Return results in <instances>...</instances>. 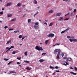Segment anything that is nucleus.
Returning <instances> with one entry per match:
<instances>
[{
	"mask_svg": "<svg viewBox=\"0 0 77 77\" xmlns=\"http://www.w3.org/2000/svg\"><path fill=\"white\" fill-rule=\"evenodd\" d=\"M35 50H38V51H42L43 50V49L42 48L38 46H36L35 47Z\"/></svg>",
	"mask_w": 77,
	"mask_h": 77,
	"instance_id": "f257e3e1",
	"label": "nucleus"
},
{
	"mask_svg": "<svg viewBox=\"0 0 77 77\" xmlns=\"http://www.w3.org/2000/svg\"><path fill=\"white\" fill-rule=\"evenodd\" d=\"M61 51L59 49V51L58 52V54L57 55V59L59 60V59H60V58L59 57V55H60V52Z\"/></svg>",
	"mask_w": 77,
	"mask_h": 77,
	"instance_id": "f03ea898",
	"label": "nucleus"
},
{
	"mask_svg": "<svg viewBox=\"0 0 77 77\" xmlns=\"http://www.w3.org/2000/svg\"><path fill=\"white\" fill-rule=\"evenodd\" d=\"M48 37H50V38L51 37V38H53V37H54V34L51 33L49 35H47Z\"/></svg>",
	"mask_w": 77,
	"mask_h": 77,
	"instance_id": "7ed1b4c3",
	"label": "nucleus"
},
{
	"mask_svg": "<svg viewBox=\"0 0 77 77\" xmlns=\"http://www.w3.org/2000/svg\"><path fill=\"white\" fill-rule=\"evenodd\" d=\"M69 29H70V28H67L66 29H65L64 31H62L61 32V34H62L65 33V32H67V31H68V30H69Z\"/></svg>",
	"mask_w": 77,
	"mask_h": 77,
	"instance_id": "20e7f679",
	"label": "nucleus"
},
{
	"mask_svg": "<svg viewBox=\"0 0 77 77\" xmlns=\"http://www.w3.org/2000/svg\"><path fill=\"white\" fill-rule=\"evenodd\" d=\"M34 28L35 29V30H37V29H39V27L36 25H34Z\"/></svg>",
	"mask_w": 77,
	"mask_h": 77,
	"instance_id": "39448f33",
	"label": "nucleus"
},
{
	"mask_svg": "<svg viewBox=\"0 0 77 77\" xmlns=\"http://www.w3.org/2000/svg\"><path fill=\"white\" fill-rule=\"evenodd\" d=\"M62 15L61 13H57L56 14V15L57 17H59V16H60Z\"/></svg>",
	"mask_w": 77,
	"mask_h": 77,
	"instance_id": "423d86ee",
	"label": "nucleus"
},
{
	"mask_svg": "<svg viewBox=\"0 0 77 77\" xmlns=\"http://www.w3.org/2000/svg\"><path fill=\"white\" fill-rule=\"evenodd\" d=\"M12 5V2H9L7 4V6H11Z\"/></svg>",
	"mask_w": 77,
	"mask_h": 77,
	"instance_id": "0eeeda50",
	"label": "nucleus"
},
{
	"mask_svg": "<svg viewBox=\"0 0 77 77\" xmlns=\"http://www.w3.org/2000/svg\"><path fill=\"white\" fill-rule=\"evenodd\" d=\"M14 48V46H11L10 48H9V47H7L6 48V49H8V50H11V48Z\"/></svg>",
	"mask_w": 77,
	"mask_h": 77,
	"instance_id": "6e6552de",
	"label": "nucleus"
},
{
	"mask_svg": "<svg viewBox=\"0 0 77 77\" xmlns=\"http://www.w3.org/2000/svg\"><path fill=\"white\" fill-rule=\"evenodd\" d=\"M53 10H49L48 11L49 14H52L53 13Z\"/></svg>",
	"mask_w": 77,
	"mask_h": 77,
	"instance_id": "1a4fd4ad",
	"label": "nucleus"
},
{
	"mask_svg": "<svg viewBox=\"0 0 77 77\" xmlns=\"http://www.w3.org/2000/svg\"><path fill=\"white\" fill-rule=\"evenodd\" d=\"M74 13L73 12H72L70 14L71 17H74Z\"/></svg>",
	"mask_w": 77,
	"mask_h": 77,
	"instance_id": "9d476101",
	"label": "nucleus"
},
{
	"mask_svg": "<svg viewBox=\"0 0 77 77\" xmlns=\"http://www.w3.org/2000/svg\"><path fill=\"white\" fill-rule=\"evenodd\" d=\"M11 40H9L7 41L6 44H9V43H11Z\"/></svg>",
	"mask_w": 77,
	"mask_h": 77,
	"instance_id": "9b49d317",
	"label": "nucleus"
},
{
	"mask_svg": "<svg viewBox=\"0 0 77 77\" xmlns=\"http://www.w3.org/2000/svg\"><path fill=\"white\" fill-rule=\"evenodd\" d=\"M17 5L18 6H19V7H20L21 6H22V4L20 3H19L17 4Z\"/></svg>",
	"mask_w": 77,
	"mask_h": 77,
	"instance_id": "f8f14e48",
	"label": "nucleus"
},
{
	"mask_svg": "<svg viewBox=\"0 0 77 77\" xmlns=\"http://www.w3.org/2000/svg\"><path fill=\"white\" fill-rule=\"evenodd\" d=\"M7 16L8 17H12V14H8Z\"/></svg>",
	"mask_w": 77,
	"mask_h": 77,
	"instance_id": "ddd939ff",
	"label": "nucleus"
},
{
	"mask_svg": "<svg viewBox=\"0 0 77 77\" xmlns=\"http://www.w3.org/2000/svg\"><path fill=\"white\" fill-rule=\"evenodd\" d=\"M59 50H58L57 49H56L54 50V52L55 53H57V52H58L59 51Z\"/></svg>",
	"mask_w": 77,
	"mask_h": 77,
	"instance_id": "4468645a",
	"label": "nucleus"
},
{
	"mask_svg": "<svg viewBox=\"0 0 77 77\" xmlns=\"http://www.w3.org/2000/svg\"><path fill=\"white\" fill-rule=\"evenodd\" d=\"M63 17H60V19L59 20V21H63Z\"/></svg>",
	"mask_w": 77,
	"mask_h": 77,
	"instance_id": "2eb2a0df",
	"label": "nucleus"
},
{
	"mask_svg": "<svg viewBox=\"0 0 77 77\" xmlns=\"http://www.w3.org/2000/svg\"><path fill=\"white\" fill-rule=\"evenodd\" d=\"M67 60L68 61H71V58L70 57H68Z\"/></svg>",
	"mask_w": 77,
	"mask_h": 77,
	"instance_id": "dca6fc26",
	"label": "nucleus"
},
{
	"mask_svg": "<svg viewBox=\"0 0 77 77\" xmlns=\"http://www.w3.org/2000/svg\"><path fill=\"white\" fill-rule=\"evenodd\" d=\"M16 18H14L13 19L11 20V21H16Z\"/></svg>",
	"mask_w": 77,
	"mask_h": 77,
	"instance_id": "f3484780",
	"label": "nucleus"
},
{
	"mask_svg": "<svg viewBox=\"0 0 77 77\" xmlns=\"http://www.w3.org/2000/svg\"><path fill=\"white\" fill-rule=\"evenodd\" d=\"M63 2H70V0H63Z\"/></svg>",
	"mask_w": 77,
	"mask_h": 77,
	"instance_id": "a211bd4d",
	"label": "nucleus"
},
{
	"mask_svg": "<svg viewBox=\"0 0 77 77\" xmlns=\"http://www.w3.org/2000/svg\"><path fill=\"white\" fill-rule=\"evenodd\" d=\"M73 42H77V38H73Z\"/></svg>",
	"mask_w": 77,
	"mask_h": 77,
	"instance_id": "6ab92c4d",
	"label": "nucleus"
},
{
	"mask_svg": "<svg viewBox=\"0 0 77 77\" xmlns=\"http://www.w3.org/2000/svg\"><path fill=\"white\" fill-rule=\"evenodd\" d=\"M26 69L28 70H30L31 69V68L29 67H26Z\"/></svg>",
	"mask_w": 77,
	"mask_h": 77,
	"instance_id": "aec40b11",
	"label": "nucleus"
},
{
	"mask_svg": "<svg viewBox=\"0 0 77 77\" xmlns=\"http://www.w3.org/2000/svg\"><path fill=\"white\" fill-rule=\"evenodd\" d=\"M39 62H44V60L43 59H40L39 60Z\"/></svg>",
	"mask_w": 77,
	"mask_h": 77,
	"instance_id": "412c9836",
	"label": "nucleus"
},
{
	"mask_svg": "<svg viewBox=\"0 0 77 77\" xmlns=\"http://www.w3.org/2000/svg\"><path fill=\"white\" fill-rule=\"evenodd\" d=\"M20 32V31L17 30V31H14V33H18V32Z\"/></svg>",
	"mask_w": 77,
	"mask_h": 77,
	"instance_id": "4be33fe9",
	"label": "nucleus"
},
{
	"mask_svg": "<svg viewBox=\"0 0 77 77\" xmlns=\"http://www.w3.org/2000/svg\"><path fill=\"white\" fill-rule=\"evenodd\" d=\"M35 4H36L38 3V2H37V1L36 0H34L33 1Z\"/></svg>",
	"mask_w": 77,
	"mask_h": 77,
	"instance_id": "5701e85b",
	"label": "nucleus"
},
{
	"mask_svg": "<svg viewBox=\"0 0 77 77\" xmlns=\"http://www.w3.org/2000/svg\"><path fill=\"white\" fill-rule=\"evenodd\" d=\"M31 21V19H29L28 20V23H30Z\"/></svg>",
	"mask_w": 77,
	"mask_h": 77,
	"instance_id": "b1692460",
	"label": "nucleus"
},
{
	"mask_svg": "<svg viewBox=\"0 0 77 77\" xmlns=\"http://www.w3.org/2000/svg\"><path fill=\"white\" fill-rule=\"evenodd\" d=\"M48 40H47L45 42V44H47V43H48Z\"/></svg>",
	"mask_w": 77,
	"mask_h": 77,
	"instance_id": "393cba45",
	"label": "nucleus"
},
{
	"mask_svg": "<svg viewBox=\"0 0 77 77\" xmlns=\"http://www.w3.org/2000/svg\"><path fill=\"white\" fill-rule=\"evenodd\" d=\"M24 54L25 56H27V51H26L24 53Z\"/></svg>",
	"mask_w": 77,
	"mask_h": 77,
	"instance_id": "a878e982",
	"label": "nucleus"
},
{
	"mask_svg": "<svg viewBox=\"0 0 77 77\" xmlns=\"http://www.w3.org/2000/svg\"><path fill=\"white\" fill-rule=\"evenodd\" d=\"M70 14V13L68 12L67 14H65V17H66V16H67V15H69Z\"/></svg>",
	"mask_w": 77,
	"mask_h": 77,
	"instance_id": "bb28decb",
	"label": "nucleus"
},
{
	"mask_svg": "<svg viewBox=\"0 0 77 77\" xmlns=\"http://www.w3.org/2000/svg\"><path fill=\"white\" fill-rule=\"evenodd\" d=\"M53 23H51L49 24V26H52V25H53Z\"/></svg>",
	"mask_w": 77,
	"mask_h": 77,
	"instance_id": "cd10ccee",
	"label": "nucleus"
},
{
	"mask_svg": "<svg viewBox=\"0 0 77 77\" xmlns=\"http://www.w3.org/2000/svg\"><path fill=\"white\" fill-rule=\"evenodd\" d=\"M25 37H27V36H24L22 38H21V40H23V39H24V38H25Z\"/></svg>",
	"mask_w": 77,
	"mask_h": 77,
	"instance_id": "c85d7f7f",
	"label": "nucleus"
},
{
	"mask_svg": "<svg viewBox=\"0 0 77 77\" xmlns=\"http://www.w3.org/2000/svg\"><path fill=\"white\" fill-rule=\"evenodd\" d=\"M35 25H36V26H38V24H39V23L38 22L35 23Z\"/></svg>",
	"mask_w": 77,
	"mask_h": 77,
	"instance_id": "c756f323",
	"label": "nucleus"
},
{
	"mask_svg": "<svg viewBox=\"0 0 77 77\" xmlns=\"http://www.w3.org/2000/svg\"><path fill=\"white\" fill-rule=\"evenodd\" d=\"M15 72L14 71H11L10 72V73H15Z\"/></svg>",
	"mask_w": 77,
	"mask_h": 77,
	"instance_id": "7c9ffc66",
	"label": "nucleus"
},
{
	"mask_svg": "<svg viewBox=\"0 0 77 77\" xmlns=\"http://www.w3.org/2000/svg\"><path fill=\"white\" fill-rule=\"evenodd\" d=\"M15 53H16V51H13L12 54H15Z\"/></svg>",
	"mask_w": 77,
	"mask_h": 77,
	"instance_id": "2f4dec72",
	"label": "nucleus"
},
{
	"mask_svg": "<svg viewBox=\"0 0 77 77\" xmlns=\"http://www.w3.org/2000/svg\"><path fill=\"white\" fill-rule=\"evenodd\" d=\"M24 62H25V63H29V61H26V60H24Z\"/></svg>",
	"mask_w": 77,
	"mask_h": 77,
	"instance_id": "473e14b6",
	"label": "nucleus"
},
{
	"mask_svg": "<svg viewBox=\"0 0 77 77\" xmlns=\"http://www.w3.org/2000/svg\"><path fill=\"white\" fill-rule=\"evenodd\" d=\"M4 60H5V61H8V60L9 59L6 58H4Z\"/></svg>",
	"mask_w": 77,
	"mask_h": 77,
	"instance_id": "72a5a7b5",
	"label": "nucleus"
},
{
	"mask_svg": "<svg viewBox=\"0 0 77 77\" xmlns=\"http://www.w3.org/2000/svg\"><path fill=\"white\" fill-rule=\"evenodd\" d=\"M69 41H70V42H72V41H73V39H69Z\"/></svg>",
	"mask_w": 77,
	"mask_h": 77,
	"instance_id": "f704fd0d",
	"label": "nucleus"
},
{
	"mask_svg": "<svg viewBox=\"0 0 77 77\" xmlns=\"http://www.w3.org/2000/svg\"><path fill=\"white\" fill-rule=\"evenodd\" d=\"M18 38H22V35H20L19 36Z\"/></svg>",
	"mask_w": 77,
	"mask_h": 77,
	"instance_id": "c9c22d12",
	"label": "nucleus"
},
{
	"mask_svg": "<svg viewBox=\"0 0 77 77\" xmlns=\"http://www.w3.org/2000/svg\"><path fill=\"white\" fill-rule=\"evenodd\" d=\"M38 14V12H37V13H36L35 14H34V17H35V16L37 14Z\"/></svg>",
	"mask_w": 77,
	"mask_h": 77,
	"instance_id": "e433bc0d",
	"label": "nucleus"
},
{
	"mask_svg": "<svg viewBox=\"0 0 77 77\" xmlns=\"http://www.w3.org/2000/svg\"><path fill=\"white\" fill-rule=\"evenodd\" d=\"M14 30V29H8L9 31H11V30Z\"/></svg>",
	"mask_w": 77,
	"mask_h": 77,
	"instance_id": "4c0bfd02",
	"label": "nucleus"
},
{
	"mask_svg": "<svg viewBox=\"0 0 77 77\" xmlns=\"http://www.w3.org/2000/svg\"><path fill=\"white\" fill-rule=\"evenodd\" d=\"M74 37L73 36H70L71 39H74Z\"/></svg>",
	"mask_w": 77,
	"mask_h": 77,
	"instance_id": "58836bf2",
	"label": "nucleus"
},
{
	"mask_svg": "<svg viewBox=\"0 0 77 77\" xmlns=\"http://www.w3.org/2000/svg\"><path fill=\"white\" fill-rule=\"evenodd\" d=\"M74 69L75 70V71H77V68L76 67H74Z\"/></svg>",
	"mask_w": 77,
	"mask_h": 77,
	"instance_id": "ea45409f",
	"label": "nucleus"
},
{
	"mask_svg": "<svg viewBox=\"0 0 77 77\" xmlns=\"http://www.w3.org/2000/svg\"><path fill=\"white\" fill-rule=\"evenodd\" d=\"M50 68H52L53 69H54L55 68V67H53L52 66H50Z\"/></svg>",
	"mask_w": 77,
	"mask_h": 77,
	"instance_id": "a19ab883",
	"label": "nucleus"
},
{
	"mask_svg": "<svg viewBox=\"0 0 77 77\" xmlns=\"http://www.w3.org/2000/svg\"><path fill=\"white\" fill-rule=\"evenodd\" d=\"M69 20V18H67L64 19V21H67V20Z\"/></svg>",
	"mask_w": 77,
	"mask_h": 77,
	"instance_id": "79ce46f5",
	"label": "nucleus"
},
{
	"mask_svg": "<svg viewBox=\"0 0 77 77\" xmlns=\"http://www.w3.org/2000/svg\"><path fill=\"white\" fill-rule=\"evenodd\" d=\"M64 56V54H63V53H62L61 54L62 57H63Z\"/></svg>",
	"mask_w": 77,
	"mask_h": 77,
	"instance_id": "37998d69",
	"label": "nucleus"
},
{
	"mask_svg": "<svg viewBox=\"0 0 77 77\" xmlns=\"http://www.w3.org/2000/svg\"><path fill=\"white\" fill-rule=\"evenodd\" d=\"M12 63V61H10V62H9L8 63V65H10V64H11V63Z\"/></svg>",
	"mask_w": 77,
	"mask_h": 77,
	"instance_id": "c03bdc74",
	"label": "nucleus"
},
{
	"mask_svg": "<svg viewBox=\"0 0 77 77\" xmlns=\"http://www.w3.org/2000/svg\"><path fill=\"white\" fill-rule=\"evenodd\" d=\"M76 11H77V10H76V9H75L74 10H73V12L74 13L75 12H76Z\"/></svg>",
	"mask_w": 77,
	"mask_h": 77,
	"instance_id": "a18cd8bd",
	"label": "nucleus"
},
{
	"mask_svg": "<svg viewBox=\"0 0 77 77\" xmlns=\"http://www.w3.org/2000/svg\"><path fill=\"white\" fill-rule=\"evenodd\" d=\"M67 38H68V39H69V38H70V37L69 36H67Z\"/></svg>",
	"mask_w": 77,
	"mask_h": 77,
	"instance_id": "49530a36",
	"label": "nucleus"
},
{
	"mask_svg": "<svg viewBox=\"0 0 77 77\" xmlns=\"http://www.w3.org/2000/svg\"><path fill=\"white\" fill-rule=\"evenodd\" d=\"M3 14V11H2V12H0V14H1V15H2Z\"/></svg>",
	"mask_w": 77,
	"mask_h": 77,
	"instance_id": "de8ad7c7",
	"label": "nucleus"
},
{
	"mask_svg": "<svg viewBox=\"0 0 77 77\" xmlns=\"http://www.w3.org/2000/svg\"><path fill=\"white\" fill-rule=\"evenodd\" d=\"M47 54V53H43L42 54V55H45V54Z\"/></svg>",
	"mask_w": 77,
	"mask_h": 77,
	"instance_id": "09e8293b",
	"label": "nucleus"
},
{
	"mask_svg": "<svg viewBox=\"0 0 77 77\" xmlns=\"http://www.w3.org/2000/svg\"><path fill=\"white\" fill-rule=\"evenodd\" d=\"M55 68H56V69H58V68H59V67L56 66H55Z\"/></svg>",
	"mask_w": 77,
	"mask_h": 77,
	"instance_id": "8fccbe9b",
	"label": "nucleus"
},
{
	"mask_svg": "<svg viewBox=\"0 0 77 77\" xmlns=\"http://www.w3.org/2000/svg\"><path fill=\"white\" fill-rule=\"evenodd\" d=\"M5 29H7V28H8V26H5L4 27Z\"/></svg>",
	"mask_w": 77,
	"mask_h": 77,
	"instance_id": "3c124183",
	"label": "nucleus"
},
{
	"mask_svg": "<svg viewBox=\"0 0 77 77\" xmlns=\"http://www.w3.org/2000/svg\"><path fill=\"white\" fill-rule=\"evenodd\" d=\"M73 75H76L77 73L73 72Z\"/></svg>",
	"mask_w": 77,
	"mask_h": 77,
	"instance_id": "603ef678",
	"label": "nucleus"
},
{
	"mask_svg": "<svg viewBox=\"0 0 77 77\" xmlns=\"http://www.w3.org/2000/svg\"><path fill=\"white\" fill-rule=\"evenodd\" d=\"M66 65H69V63H68L67 62H66Z\"/></svg>",
	"mask_w": 77,
	"mask_h": 77,
	"instance_id": "864d4df0",
	"label": "nucleus"
},
{
	"mask_svg": "<svg viewBox=\"0 0 77 77\" xmlns=\"http://www.w3.org/2000/svg\"><path fill=\"white\" fill-rule=\"evenodd\" d=\"M69 11H72V8H69Z\"/></svg>",
	"mask_w": 77,
	"mask_h": 77,
	"instance_id": "5fc2aeb1",
	"label": "nucleus"
},
{
	"mask_svg": "<svg viewBox=\"0 0 77 77\" xmlns=\"http://www.w3.org/2000/svg\"><path fill=\"white\" fill-rule=\"evenodd\" d=\"M44 24H46V26H47V23H46V22H45Z\"/></svg>",
	"mask_w": 77,
	"mask_h": 77,
	"instance_id": "6e6d98bb",
	"label": "nucleus"
},
{
	"mask_svg": "<svg viewBox=\"0 0 77 77\" xmlns=\"http://www.w3.org/2000/svg\"><path fill=\"white\" fill-rule=\"evenodd\" d=\"M29 54H30V55H31V57H33V56H32V53H30Z\"/></svg>",
	"mask_w": 77,
	"mask_h": 77,
	"instance_id": "4d7b16f0",
	"label": "nucleus"
},
{
	"mask_svg": "<svg viewBox=\"0 0 77 77\" xmlns=\"http://www.w3.org/2000/svg\"><path fill=\"white\" fill-rule=\"evenodd\" d=\"M17 65H19V64H20V62H17Z\"/></svg>",
	"mask_w": 77,
	"mask_h": 77,
	"instance_id": "13d9d810",
	"label": "nucleus"
},
{
	"mask_svg": "<svg viewBox=\"0 0 77 77\" xmlns=\"http://www.w3.org/2000/svg\"><path fill=\"white\" fill-rule=\"evenodd\" d=\"M55 72H59V70H55Z\"/></svg>",
	"mask_w": 77,
	"mask_h": 77,
	"instance_id": "bf43d9fd",
	"label": "nucleus"
},
{
	"mask_svg": "<svg viewBox=\"0 0 77 77\" xmlns=\"http://www.w3.org/2000/svg\"><path fill=\"white\" fill-rule=\"evenodd\" d=\"M56 45H60V44L57 43L56 44Z\"/></svg>",
	"mask_w": 77,
	"mask_h": 77,
	"instance_id": "052dcab7",
	"label": "nucleus"
},
{
	"mask_svg": "<svg viewBox=\"0 0 77 77\" xmlns=\"http://www.w3.org/2000/svg\"><path fill=\"white\" fill-rule=\"evenodd\" d=\"M63 65H65V66H66V65H67V64H66L65 63H64L63 64Z\"/></svg>",
	"mask_w": 77,
	"mask_h": 77,
	"instance_id": "680f3d73",
	"label": "nucleus"
},
{
	"mask_svg": "<svg viewBox=\"0 0 77 77\" xmlns=\"http://www.w3.org/2000/svg\"><path fill=\"white\" fill-rule=\"evenodd\" d=\"M67 59V57H64L63 58L64 59Z\"/></svg>",
	"mask_w": 77,
	"mask_h": 77,
	"instance_id": "e2e57ef3",
	"label": "nucleus"
},
{
	"mask_svg": "<svg viewBox=\"0 0 77 77\" xmlns=\"http://www.w3.org/2000/svg\"><path fill=\"white\" fill-rule=\"evenodd\" d=\"M70 69H74V68L72 67H71V66L70 67Z\"/></svg>",
	"mask_w": 77,
	"mask_h": 77,
	"instance_id": "0e129e2a",
	"label": "nucleus"
},
{
	"mask_svg": "<svg viewBox=\"0 0 77 77\" xmlns=\"http://www.w3.org/2000/svg\"><path fill=\"white\" fill-rule=\"evenodd\" d=\"M21 59V58H17V59H18V60H20V59Z\"/></svg>",
	"mask_w": 77,
	"mask_h": 77,
	"instance_id": "69168bd1",
	"label": "nucleus"
},
{
	"mask_svg": "<svg viewBox=\"0 0 77 77\" xmlns=\"http://www.w3.org/2000/svg\"><path fill=\"white\" fill-rule=\"evenodd\" d=\"M73 72H70V73L71 74H73Z\"/></svg>",
	"mask_w": 77,
	"mask_h": 77,
	"instance_id": "338daca9",
	"label": "nucleus"
},
{
	"mask_svg": "<svg viewBox=\"0 0 77 77\" xmlns=\"http://www.w3.org/2000/svg\"><path fill=\"white\" fill-rule=\"evenodd\" d=\"M9 50H9V49H8V50L6 51V53L8 52Z\"/></svg>",
	"mask_w": 77,
	"mask_h": 77,
	"instance_id": "774afa93",
	"label": "nucleus"
}]
</instances>
